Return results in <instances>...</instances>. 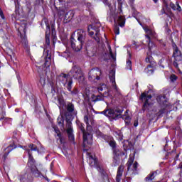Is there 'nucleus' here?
<instances>
[{
    "mask_svg": "<svg viewBox=\"0 0 182 182\" xmlns=\"http://www.w3.org/2000/svg\"><path fill=\"white\" fill-rule=\"evenodd\" d=\"M123 113V108H117L116 109H105L100 112L101 114H104L107 117H111V119H119V117H122L124 119L126 124H130V116L124 115L122 117V114Z\"/></svg>",
    "mask_w": 182,
    "mask_h": 182,
    "instance_id": "nucleus-1",
    "label": "nucleus"
},
{
    "mask_svg": "<svg viewBox=\"0 0 182 182\" xmlns=\"http://www.w3.org/2000/svg\"><path fill=\"white\" fill-rule=\"evenodd\" d=\"M156 102L161 106V109L158 112L159 117H161L162 114H164L167 112L168 109L171 107V104L168 102V100L165 95H159L156 96Z\"/></svg>",
    "mask_w": 182,
    "mask_h": 182,
    "instance_id": "nucleus-2",
    "label": "nucleus"
},
{
    "mask_svg": "<svg viewBox=\"0 0 182 182\" xmlns=\"http://www.w3.org/2000/svg\"><path fill=\"white\" fill-rule=\"evenodd\" d=\"M69 74L62 73L57 76V80L62 83L64 87H66L70 92L72 90V85H73V79L72 77L69 78Z\"/></svg>",
    "mask_w": 182,
    "mask_h": 182,
    "instance_id": "nucleus-3",
    "label": "nucleus"
},
{
    "mask_svg": "<svg viewBox=\"0 0 182 182\" xmlns=\"http://www.w3.org/2000/svg\"><path fill=\"white\" fill-rule=\"evenodd\" d=\"M173 51L172 58H173V60L172 62V65L173 67H175L176 69L178 70H180V68L178 67L179 65H181L182 62V53L178 49V47L176 44L173 46Z\"/></svg>",
    "mask_w": 182,
    "mask_h": 182,
    "instance_id": "nucleus-4",
    "label": "nucleus"
},
{
    "mask_svg": "<svg viewBox=\"0 0 182 182\" xmlns=\"http://www.w3.org/2000/svg\"><path fill=\"white\" fill-rule=\"evenodd\" d=\"M109 145L112 149H113V163L114 166H117L120 163L119 156H124V152L120 151L119 149H116V141L114 140H111L109 142Z\"/></svg>",
    "mask_w": 182,
    "mask_h": 182,
    "instance_id": "nucleus-5",
    "label": "nucleus"
},
{
    "mask_svg": "<svg viewBox=\"0 0 182 182\" xmlns=\"http://www.w3.org/2000/svg\"><path fill=\"white\" fill-rule=\"evenodd\" d=\"M80 129L83 134V147H87V146H92L93 135L89 132H85V127L82 124L80 127Z\"/></svg>",
    "mask_w": 182,
    "mask_h": 182,
    "instance_id": "nucleus-6",
    "label": "nucleus"
},
{
    "mask_svg": "<svg viewBox=\"0 0 182 182\" xmlns=\"http://www.w3.org/2000/svg\"><path fill=\"white\" fill-rule=\"evenodd\" d=\"M28 161L27 166L28 167L31 168V173H33V174H37L36 175V176L39 177L41 176V173L36 168V165H35V159H33L32 154H31L30 150H28Z\"/></svg>",
    "mask_w": 182,
    "mask_h": 182,
    "instance_id": "nucleus-7",
    "label": "nucleus"
},
{
    "mask_svg": "<svg viewBox=\"0 0 182 182\" xmlns=\"http://www.w3.org/2000/svg\"><path fill=\"white\" fill-rule=\"evenodd\" d=\"M18 136H16V132H14L13 135V143L9 145L5 149V153L3 155V159L6 160V157H8V154L12 151V150L16 149V144H18Z\"/></svg>",
    "mask_w": 182,
    "mask_h": 182,
    "instance_id": "nucleus-8",
    "label": "nucleus"
},
{
    "mask_svg": "<svg viewBox=\"0 0 182 182\" xmlns=\"http://www.w3.org/2000/svg\"><path fill=\"white\" fill-rule=\"evenodd\" d=\"M69 76H72L74 79H85L82 74V69L78 65H74L68 73Z\"/></svg>",
    "mask_w": 182,
    "mask_h": 182,
    "instance_id": "nucleus-9",
    "label": "nucleus"
},
{
    "mask_svg": "<svg viewBox=\"0 0 182 182\" xmlns=\"http://www.w3.org/2000/svg\"><path fill=\"white\" fill-rule=\"evenodd\" d=\"M151 95H149V92H143L141 95L140 99L142 102H144V105L142 110L146 111L151 106V102L150 100H151Z\"/></svg>",
    "mask_w": 182,
    "mask_h": 182,
    "instance_id": "nucleus-10",
    "label": "nucleus"
},
{
    "mask_svg": "<svg viewBox=\"0 0 182 182\" xmlns=\"http://www.w3.org/2000/svg\"><path fill=\"white\" fill-rule=\"evenodd\" d=\"M145 36L147 39V42H149V44H148L149 52L147 53V56L145 58V60L146 63H150L151 60V56H150V55L153 53V49L156 48V46L154 45V43L150 42L151 38H150V36H149V34L146 35Z\"/></svg>",
    "mask_w": 182,
    "mask_h": 182,
    "instance_id": "nucleus-11",
    "label": "nucleus"
},
{
    "mask_svg": "<svg viewBox=\"0 0 182 182\" xmlns=\"http://www.w3.org/2000/svg\"><path fill=\"white\" fill-rule=\"evenodd\" d=\"M134 161V158L129 157L127 163V171H132V174H136V172L137 171V167H139V163L135 162L133 164Z\"/></svg>",
    "mask_w": 182,
    "mask_h": 182,
    "instance_id": "nucleus-12",
    "label": "nucleus"
},
{
    "mask_svg": "<svg viewBox=\"0 0 182 182\" xmlns=\"http://www.w3.org/2000/svg\"><path fill=\"white\" fill-rule=\"evenodd\" d=\"M102 72L99 68H93L88 73V79L90 82H95L96 80H99L100 77L99 75H101Z\"/></svg>",
    "mask_w": 182,
    "mask_h": 182,
    "instance_id": "nucleus-13",
    "label": "nucleus"
},
{
    "mask_svg": "<svg viewBox=\"0 0 182 182\" xmlns=\"http://www.w3.org/2000/svg\"><path fill=\"white\" fill-rule=\"evenodd\" d=\"M65 127L67 129L66 132H67V134H68L69 140H71V141L75 140V136L73 135V127H72V122H70V119H68V117H66Z\"/></svg>",
    "mask_w": 182,
    "mask_h": 182,
    "instance_id": "nucleus-14",
    "label": "nucleus"
},
{
    "mask_svg": "<svg viewBox=\"0 0 182 182\" xmlns=\"http://www.w3.org/2000/svg\"><path fill=\"white\" fill-rule=\"evenodd\" d=\"M109 78L112 89L115 92H119V88H117V85H116V71H114V70H112L109 71Z\"/></svg>",
    "mask_w": 182,
    "mask_h": 182,
    "instance_id": "nucleus-15",
    "label": "nucleus"
},
{
    "mask_svg": "<svg viewBox=\"0 0 182 182\" xmlns=\"http://www.w3.org/2000/svg\"><path fill=\"white\" fill-rule=\"evenodd\" d=\"M70 46L73 50H75V52H80L82 50V48H83V44H82L80 42L76 41V40L71 37L70 38Z\"/></svg>",
    "mask_w": 182,
    "mask_h": 182,
    "instance_id": "nucleus-16",
    "label": "nucleus"
},
{
    "mask_svg": "<svg viewBox=\"0 0 182 182\" xmlns=\"http://www.w3.org/2000/svg\"><path fill=\"white\" fill-rule=\"evenodd\" d=\"M18 178L20 182H33V176H32V173L31 172L21 173Z\"/></svg>",
    "mask_w": 182,
    "mask_h": 182,
    "instance_id": "nucleus-17",
    "label": "nucleus"
},
{
    "mask_svg": "<svg viewBox=\"0 0 182 182\" xmlns=\"http://www.w3.org/2000/svg\"><path fill=\"white\" fill-rule=\"evenodd\" d=\"M77 33V41L82 45L86 42V31L83 29H78L75 31Z\"/></svg>",
    "mask_w": 182,
    "mask_h": 182,
    "instance_id": "nucleus-18",
    "label": "nucleus"
},
{
    "mask_svg": "<svg viewBox=\"0 0 182 182\" xmlns=\"http://www.w3.org/2000/svg\"><path fill=\"white\" fill-rule=\"evenodd\" d=\"M24 28H23V33L24 36L21 35V43L26 49H28L29 48V43L28 42V39L26 38V24H24Z\"/></svg>",
    "mask_w": 182,
    "mask_h": 182,
    "instance_id": "nucleus-19",
    "label": "nucleus"
},
{
    "mask_svg": "<svg viewBox=\"0 0 182 182\" xmlns=\"http://www.w3.org/2000/svg\"><path fill=\"white\" fill-rule=\"evenodd\" d=\"M87 162L91 167H97V159L95 155H92L89 154Z\"/></svg>",
    "mask_w": 182,
    "mask_h": 182,
    "instance_id": "nucleus-20",
    "label": "nucleus"
},
{
    "mask_svg": "<svg viewBox=\"0 0 182 182\" xmlns=\"http://www.w3.org/2000/svg\"><path fill=\"white\" fill-rule=\"evenodd\" d=\"M44 22L46 26V45L49 46L50 45V39L49 38V35H48V31H50V26H49V23L46 21V19H44Z\"/></svg>",
    "mask_w": 182,
    "mask_h": 182,
    "instance_id": "nucleus-21",
    "label": "nucleus"
},
{
    "mask_svg": "<svg viewBox=\"0 0 182 182\" xmlns=\"http://www.w3.org/2000/svg\"><path fill=\"white\" fill-rule=\"evenodd\" d=\"M124 171V166L123 165H121L119 166L117 176H116V181L120 182V180H122V176H123V171Z\"/></svg>",
    "mask_w": 182,
    "mask_h": 182,
    "instance_id": "nucleus-22",
    "label": "nucleus"
},
{
    "mask_svg": "<svg viewBox=\"0 0 182 182\" xmlns=\"http://www.w3.org/2000/svg\"><path fill=\"white\" fill-rule=\"evenodd\" d=\"M43 56L45 59L44 65L45 66L49 67L50 65V55H49V50H46L43 53Z\"/></svg>",
    "mask_w": 182,
    "mask_h": 182,
    "instance_id": "nucleus-23",
    "label": "nucleus"
},
{
    "mask_svg": "<svg viewBox=\"0 0 182 182\" xmlns=\"http://www.w3.org/2000/svg\"><path fill=\"white\" fill-rule=\"evenodd\" d=\"M73 16H75V14L73 13V11H69L68 12H66L65 14L64 19H65L66 21H68L69 22V21L73 18Z\"/></svg>",
    "mask_w": 182,
    "mask_h": 182,
    "instance_id": "nucleus-24",
    "label": "nucleus"
},
{
    "mask_svg": "<svg viewBox=\"0 0 182 182\" xmlns=\"http://www.w3.org/2000/svg\"><path fill=\"white\" fill-rule=\"evenodd\" d=\"M92 99H93V102H100V100H104L103 95H92Z\"/></svg>",
    "mask_w": 182,
    "mask_h": 182,
    "instance_id": "nucleus-25",
    "label": "nucleus"
},
{
    "mask_svg": "<svg viewBox=\"0 0 182 182\" xmlns=\"http://www.w3.org/2000/svg\"><path fill=\"white\" fill-rule=\"evenodd\" d=\"M28 147L30 149H27V153L28 150H29L30 151H38V153H39V149H38V146L36 144H31L28 145Z\"/></svg>",
    "mask_w": 182,
    "mask_h": 182,
    "instance_id": "nucleus-26",
    "label": "nucleus"
},
{
    "mask_svg": "<svg viewBox=\"0 0 182 182\" xmlns=\"http://www.w3.org/2000/svg\"><path fill=\"white\" fill-rule=\"evenodd\" d=\"M118 2V11H119V15H123V10L122 8L123 7V1L122 0H117Z\"/></svg>",
    "mask_w": 182,
    "mask_h": 182,
    "instance_id": "nucleus-27",
    "label": "nucleus"
},
{
    "mask_svg": "<svg viewBox=\"0 0 182 182\" xmlns=\"http://www.w3.org/2000/svg\"><path fill=\"white\" fill-rule=\"evenodd\" d=\"M75 110V105H73V104L72 103H69L67 105V111L68 112V113H73Z\"/></svg>",
    "mask_w": 182,
    "mask_h": 182,
    "instance_id": "nucleus-28",
    "label": "nucleus"
},
{
    "mask_svg": "<svg viewBox=\"0 0 182 182\" xmlns=\"http://www.w3.org/2000/svg\"><path fill=\"white\" fill-rule=\"evenodd\" d=\"M45 85H46V78H45L43 76H41L38 85L43 87Z\"/></svg>",
    "mask_w": 182,
    "mask_h": 182,
    "instance_id": "nucleus-29",
    "label": "nucleus"
},
{
    "mask_svg": "<svg viewBox=\"0 0 182 182\" xmlns=\"http://www.w3.org/2000/svg\"><path fill=\"white\" fill-rule=\"evenodd\" d=\"M155 177L154 175L151 172L147 176L144 178L145 181H151L152 180H154Z\"/></svg>",
    "mask_w": 182,
    "mask_h": 182,
    "instance_id": "nucleus-30",
    "label": "nucleus"
},
{
    "mask_svg": "<svg viewBox=\"0 0 182 182\" xmlns=\"http://www.w3.org/2000/svg\"><path fill=\"white\" fill-rule=\"evenodd\" d=\"M118 21L119 22V26H121V28H123V26H124V17H123L122 16H120L118 18Z\"/></svg>",
    "mask_w": 182,
    "mask_h": 182,
    "instance_id": "nucleus-31",
    "label": "nucleus"
},
{
    "mask_svg": "<svg viewBox=\"0 0 182 182\" xmlns=\"http://www.w3.org/2000/svg\"><path fill=\"white\" fill-rule=\"evenodd\" d=\"M114 32L115 35L120 34V28H119V25H117V23H115L114 26Z\"/></svg>",
    "mask_w": 182,
    "mask_h": 182,
    "instance_id": "nucleus-32",
    "label": "nucleus"
},
{
    "mask_svg": "<svg viewBox=\"0 0 182 182\" xmlns=\"http://www.w3.org/2000/svg\"><path fill=\"white\" fill-rule=\"evenodd\" d=\"M94 39L97 43L100 42V36L99 35V31H96L95 36H94Z\"/></svg>",
    "mask_w": 182,
    "mask_h": 182,
    "instance_id": "nucleus-33",
    "label": "nucleus"
},
{
    "mask_svg": "<svg viewBox=\"0 0 182 182\" xmlns=\"http://www.w3.org/2000/svg\"><path fill=\"white\" fill-rule=\"evenodd\" d=\"M64 122H65V120L63 119V117L60 116V117H58V119H57L58 124H59V125L61 124L63 127Z\"/></svg>",
    "mask_w": 182,
    "mask_h": 182,
    "instance_id": "nucleus-34",
    "label": "nucleus"
},
{
    "mask_svg": "<svg viewBox=\"0 0 182 182\" xmlns=\"http://www.w3.org/2000/svg\"><path fill=\"white\" fill-rule=\"evenodd\" d=\"M84 122L87 125V129L90 127V125L89 124V115H85L84 117Z\"/></svg>",
    "mask_w": 182,
    "mask_h": 182,
    "instance_id": "nucleus-35",
    "label": "nucleus"
},
{
    "mask_svg": "<svg viewBox=\"0 0 182 182\" xmlns=\"http://www.w3.org/2000/svg\"><path fill=\"white\" fill-rule=\"evenodd\" d=\"M134 1L135 0H129V4L132 9V11H135L136 9L134 8Z\"/></svg>",
    "mask_w": 182,
    "mask_h": 182,
    "instance_id": "nucleus-36",
    "label": "nucleus"
},
{
    "mask_svg": "<svg viewBox=\"0 0 182 182\" xmlns=\"http://www.w3.org/2000/svg\"><path fill=\"white\" fill-rule=\"evenodd\" d=\"M127 69L132 70V61L130 60H127Z\"/></svg>",
    "mask_w": 182,
    "mask_h": 182,
    "instance_id": "nucleus-37",
    "label": "nucleus"
},
{
    "mask_svg": "<svg viewBox=\"0 0 182 182\" xmlns=\"http://www.w3.org/2000/svg\"><path fill=\"white\" fill-rule=\"evenodd\" d=\"M62 56L64 58H69L70 56V53L69 50H65L64 53H62Z\"/></svg>",
    "mask_w": 182,
    "mask_h": 182,
    "instance_id": "nucleus-38",
    "label": "nucleus"
},
{
    "mask_svg": "<svg viewBox=\"0 0 182 182\" xmlns=\"http://www.w3.org/2000/svg\"><path fill=\"white\" fill-rule=\"evenodd\" d=\"M70 92L73 96H75V95H77V93H79V90H77V88H74L73 90H70Z\"/></svg>",
    "mask_w": 182,
    "mask_h": 182,
    "instance_id": "nucleus-39",
    "label": "nucleus"
},
{
    "mask_svg": "<svg viewBox=\"0 0 182 182\" xmlns=\"http://www.w3.org/2000/svg\"><path fill=\"white\" fill-rule=\"evenodd\" d=\"M101 1L102 2H103V4H105V5H107V6H108L109 9H111L112 6L109 4V0H101Z\"/></svg>",
    "mask_w": 182,
    "mask_h": 182,
    "instance_id": "nucleus-40",
    "label": "nucleus"
},
{
    "mask_svg": "<svg viewBox=\"0 0 182 182\" xmlns=\"http://www.w3.org/2000/svg\"><path fill=\"white\" fill-rule=\"evenodd\" d=\"M90 28H92V25H90V26H88L87 31H88V32H89V35H90V36H93V35H95V32L90 31Z\"/></svg>",
    "mask_w": 182,
    "mask_h": 182,
    "instance_id": "nucleus-41",
    "label": "nucleus"
},
{
    "mask_svg": "<svg viewBox=\"0 0 182 182\" xmlns=\"http://www.w3.org/2000/svg\"><path fill=\"white\" fill-rule=\"evenodd\" d=\"M166 9H167V6L166 7V4H164V6L161 11V15H164V14H166Z\"/></svg>",
    "mask_w": 182,
    "mask_h": 182,
    "instance_id": "nucleus-42",
    "label": "nucleus"
},
{
    "mask_svg": "<svg viewBox=\"0 0 182 182\" xmlns=\"http://www.w3.org/2000/svg\"><path fill=\"white\" fill-rule=\"evenodd\" d=\"M170 79L171 82H176V80H177V77L176 75H171Z\"/></svg>",
    "mask_w": 182,
    "mask_h": 182,
    "instance_id": "nucleus-43",
    "label": "nucleus"
},
{
    "mask_svg": "<svg viewBox=\"0 0 182 182\" xmlns=\"http://www.w3.org/2000/svg\"><path fill=\"white\" fill-rule=\"evenodd\" d=\"M170 6L171 8L173 10V11H177V4H174L173 3L170 4Z\"/></svg>",
    "mask_w": 182,
    "mask_h": 182,
    "instance_id": "nucleus-44",
    "label": "nucleus"
},
{
    "mask_svg": "<svg viewBox=\"0 0 182 182\" xmlns=\"http://www.w3.org/2000/svg\"><path fill=\"white\" fill-rule=\"evenodd\" d=\"M176 11H178V12H181L182 11L181 6H180L178 2H176Z\"/></svg>",
    "mask_w": 182,
    "mask_h": 182,
    "instance_id": "nucleus-45",
    "label": "nucleus"
},
{
    "mask_svg": "<svg viewBox=\"0 0 182 182\" xmlns=\"http://www.w3.org/2000/svg\"><path fill=\"white\" fill-rule=\"evenodd\" d=\"M150 68H151V65H147L148 73H153L154 70L153 69L149 70Z\"/></svg>",
    "mask_w": 182,
    "mask_h": 182,
    "instance_id": "nucleus-46",
    "label": "nucleus"
},
{
    "mask_svg": "<svg viewBox=\"0 0 182 182\" xmlns=\"http://www.w3.org/2000/svg\"><path fill=\"white\" fill-rule=\"evenodd\" d=\"M0 16L1 19H5V16L4 15V11H2V9L0 7Z\"/></svg>",
    "mask_w": 182,
    "mask_h": 182,
    "instance_id": "nucleus-47",
    "label": "nucleus"
},
{
    "mask_svg": "<svg viewBox=\"0 0 182 182\" xmlns=\"http://www.w3.org/2000/svg\"><path fill=\"white\" fill-rule=\"evenodd\" d=\"M146 33H148V35H151V36H154V33L151 30H147Z\"/></svg>",
    "mask_w": 182,
    "mask_h": 182,
    "instance_id": "nucleus-48",
    "label": "nucleus"
},
{
    "mask_svg": "<svg viewBox=\"0 0 182 182\" xmlns=\"http://www.w3.org/2000/svg\"><path fill=\"white\" fill-rule=\"evenodd\" d=\"M151 173L153 174V176L154 177H156V176H157V174L160 173V171L159 170H156V171H155L154 172H151Z\"/></svg>",
    "mask_w": 182,
    "mask_h": 182,
    "instance_id": "nucleus-49",
    "label": "nucleus"
},
{
    "mask_svg": "<svg viewBox=\"0 0 182 182\" xmlns=\"http://www.w3.org/2000/svg\"><path fill=\"white\" fill-rule=\"evenodd\" d=\"M57 136L60 139V143H62V134L60 132L57 133Z\"/></svg>",
    "mask_w": 182,
    "mask_h": 182,
    "instance_id": "nucleus-50",
    "label": "nucleus"
},
{
    "mask_svg": "<svg viewBox=\"0 0 182 182\" xmlns=\"http://www.w3.org/2000/svg\"><path fill=\"white\" fill-rule=\"evenodd\" d=\"M102 96H103V98H104V97H107V96H109V91L105 92L103 93Z\"/></svg>",
    "mask_w": 182,
    "mask_h": 182,
    "instance_id": "nucleus-51",
    "label": "nucleus"
},
{
    "mask_svg": "<svg viewBox=\"0 0 182 182\" xmlns=\"http://www.w3.org/2000/svg\"><path fill=\"white\" fill-rule=\"evenodd\" d=\"M54 132H55L56 134L60 132V131L59 130V128H58V127H54Z\"/></svg>",
    "mask_w": 182,
    "mask_h": 182,
    "instance_id": "nucleus-52",
    "label": "nucleus"
},
{
    "mask_svg": "<svg viewBox=\"0 0 182 182\" xmlns=\"http://www.w3.org/2000/svg\"><path fill=\"white\" fill-rule=\"evenodd\" d=\"M42 0H36V5H41Z\"/></svg>",
    "mask_w": 182,
    "mask_h": 182,
    "instance_id": "nucleus-53",
    "label": "nucleus"
},
{
    "mask_svg": "<svg viewBox=\"0 0 182 182\" xmlns=\"http://www.w3.org/2000/svg\"><path fill=\"white\" fill-rule=\"evenodd\" d=\"M26 4L27 6V8H31V1H29V0L26 1Z\"/></svg>",
    "mask_w": 182,
    "mask_h": 182,
    "instance_id": "nucleus-54",
    "label": "nucleus"
},
{
    "mask_svg": "<svg viewBox=\"0 0 182 182\" xmlns=\"http://www.w3.org/2000/svg\"><path fill=\"white\" fill-rule=\"evenodd\" d=\"M5 119V112H2L1 117H0V120H4Z\"/></svg>",
    "mask_w": 182,
    "mask_h": 182,
    "instance_id": "nucleus-55",
    "label": "nucleus"
},
{
    "mask_svg": "<svg viewBox=\"0 0 182 182\" xmlns=\"http://www.w3.org/2000/svg\"><path fill=\"white\" fill-rule=\"evenodd\" d=\"M58 102H59V103H60V105H63V103H64V102H63V100H62V99H60V98H58Z\"/></svg>",
    "mask_w": 182,
    "mask_h": 182,
    "instance_id": "nucleus-56",
    "label": "nucleus"
},
{
    "mask_svg": "<svg viewBox=\"0 0 182 182\" xmlns=\"http://www.w3.org/2000/svg\"><path fill=\"white\" fill-rule=\"evenodd\" d=\"M162 2L164 3V5H165L166 8V6H168V4H167V0H161Z\"/></svg>",
    "mask_w": 182,
    "mask_h": 182,
    "instance_id": "nucleus-57",
    "label": "nucleus"
},
{
    "mask_svg": "<svg viewBox=\"0 0 182 182\" xmlns=\"http://www.w3.org/2000/svg\"><path fill=\"white\" fill-rule=\"evenodd\" d=\"M178 168H180L181 173H182V163H180V164H179Z\"/></svg>",
    "mask_w": 182,
    "mask_h": 182,
    "instance_id": "nucleus-58",
    "label": "nucleus"
},
{
    "mask_svg": "<svg viewBox=\"0 0 182 182\" xmlns=\"http://www.w3.org/2000/svg\"><path fill=\"white\" fill-rule=\"evenodd\" d=\"M98 92H103V87H98Z\"/></svg>",
    "mask_w": 182,
    "mask_h": 182,
    "instance_id": "nucleus-59",
    "label": "nucleus"
},
{
    "mask_svg": "<svg viewBox=\"0 0 182 182\" xmlns=\"http://www.w3.org/2000/svg\"><path fill=\"white\" fill-rule=\"evenodd\" d=\"M134 126L135 127H137V126H139V122H135L134 123Z\"/></svg>",
    "mask_w": 182,
    "mask_h": 182,
    "instance_id": "nucleus-60",
    "label": "nucleus"
},
{
    "mask_svg": "<svg viewBox=\"0 0 182 182\" xmlns=\"http://www.w3.org/2000/svg\"><path fill=\"white\" fill-rule=\"evenodd\" d=\"M60 15H65V11L63 10H62L61 11H60Z\"/></svg>",
    "mask_w": 182,
    "mask_h": 182,
    "instance_id": "nucleus-61",
    "label": "nucleus"
},
{
    "mask_svg": "<svg viewBox=\"0 0 182 182\" xmlns=\"http://www.w3.org/2000/svg\"><path fill=\"white\" fill-rule=\"evenodd\" d=\"M178 157H180V154H176V159H178Z\"/></svg>",
    "mask_w": 182,
    "mask_h": 182,
    "instance_id": "nucleus-62",
    "label": "nucleus"
},
{
    "mask_svg": "<svg viewBox=\"0 0 182 182\" xmlns=\"http://www.w3.org/2000/svg\"><path fill=\"white\" fill-rule=\"evenodd\" d=\"M58 1L60 2V4H62L63 2V0H58Z\"/></svg>",
    "mask_w": 182,
    "mask_h": 182,
    "instance_id": "nucleus-63",
    "label": "nucleus"
},
{
    "mask_svg": "<svg viewBox=\"0 0 182 182\" xmlns=\"http://www.w3.org/2000/svg\"><path fill=\"white\" fill-rule=\"evenodd\" d=\"M7 119L9 120V122H11V120H12L11 118H8Z\"/></svg>",
    "mask_w": 182,
    "mask_h": 182,
    "instance_id": "nucleus-64",
    "label": "nucleus"
}]
</instances>
